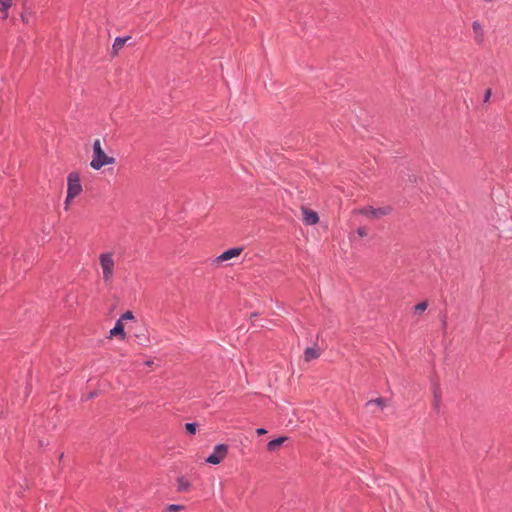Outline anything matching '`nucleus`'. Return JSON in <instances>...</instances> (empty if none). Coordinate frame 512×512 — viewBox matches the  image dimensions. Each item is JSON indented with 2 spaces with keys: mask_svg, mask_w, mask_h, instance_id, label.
Here are the masks:
<instances>
[{
  "mask_svg": "<svg viewBox=\"0 0 512 512\" xmlns=\"http://www.w3.org/2000/svg\"><path fill=\"white\" fill-rule=\"evenodd\" d=\"M99 265L102 272V280L109 287L114 281L116 262L112 252H104L99 255Z\"/></svg>",
  "mask_w": 512,
  "mask_h": 512,
  "instance_id": "f257e3e1",
  "label": "nucleus"
},
{
  "mask_svg": "<svg viewBox=\"0 0 512 512\" xmlns=\"http://www.w3.org/2000/svg\"><path fill=\"white\" fill-rule=\"evenodd\" d=\"M115 163L116 159L112 156H108L102 149L101 141L96 139L93 143V156L90 167L94 170H100L106 165H113Z\"/></svg>",
  "mask_w": 512,
  "mask_h": 512,
  "instance_id": "f03ea898",
  "label": "nucleus"
},
{
  "mask_svg": "<svg viewBox=\"0 0 512 512\" xmlns=\"http://www.w3.org/2000/svg\"><path fill=\"white\" fill-rule=\"evenodd\" d=\"M392 208L390 206L378 207L375 208L373 206H366L360 209H355L353 211L354 214H361L367 217L370 220H379L384 216H387L391 213Z\"/></svg>",
  "mask_w": 512,
  "mask_h": 512,
  "instance_id": "7ed1b4c3",
  "label": "nucleus"
},
{
  "mask_svg": "<svg viewBox=\"0 0 512 512\" xmlns=\"http://www.w3.org/2000/svg\"><path fill=\"white\" fill-rule=\"evenodd\" d=\"M82 192L80 175L78 172H71L67 177V195L68 200H73Z\"/></svg>",
  "mask_w": 512,
  "mask_h": 512,
  "instance_id": "20e7f679",
  "label": "nucleus"
},
{
  "mask_svg": "<svg viewBox=\"0 0 512 512\" xmlns=\"http://www.w3.org/2000/svg\"><path fill=\"white\" fill-rule=\"evenodd\" d=\"M228 446L225 444H218L214 447L213 453L207 457L206 462L209 464L217 465L221 463L227 456Z\"/></svg>",
  "mask_w": 512,
  "mask_h": 512,
  "instance_id": "39448f33",
  "label": "nucleus"
},
{
  "mask_svg": "<svg viewBox=\"0 0 512 512\" xmlns=\"http://www.w3.org/2000/svg\"><path fill=\"white\" fill-rule=\"evenodd\" d=\"M243 251V248L242 247H234V248H230L226 251H224L222 254H220L219 256H217L214 260L215 263L217 264H220L222 262H225V261H228V260H231L233 258H236L238 256H240V254L242 253Z\"/></svg>",
  "mask_w": 512,
  "mask_h": 512,
  "instance_id": "423d86ee",
  "label": "nucleus"
},
{
  "mask_svg": "<svg viewBox=\"0 0 512 512\" xmlns=\"http://www.w3.org/2000/svg\"><path fill=\"white\" fill-rule=\"evenodd\" d=\"M302 214H303V221L307 225H314V224L318 223V221H319L318 214L313 210L303 207Z\"/></svg>",
  "mask_w": 512,
  "mask_h": 512,
  "instance_id": "0eeeda50",
  "label": "nucleus"
},
{
  "mask_svg": "<svg viewBox=\"0 0 512 512\" xmlns=\"http://www.w3.org/2000/svg\"><path fill=\"white\" fill-rule=\"evenodd\" d=\"M130 39V36H127V37H117L115 40H114V43L112 45V55L113 56H116L119 54V52L121 51V49L125 46V44L127 43V41Z\"/></svg>",
  "mask_w": 512,
  "mask_h": 512,
  "instance_id": "6e6552de",
  "label": "nucleus"
},
{
  "mask_svg": "<svg viewBox=\"0 0 512 512\" xmlns=\"http://www.w3.org/2000/svg\"><path fill=\"white\" fill-rule=\"evenodd\" d=\"M109 337L119 336L122 340L125 339L126 333L124 331V324L121 320H117L113 329L109 332Z\"/></svg>",
  "mask_w": 512,
  "mask_h": 512,
  "instance_id": "1a4fd4ad",
  "label": "nucleus"
},
{
  "mask_svg": "<svg viewBox=\"0 0 512 512\" xmlns=\"http://www.w3.org/2000/svg\"><path fill=\"white\" fill-rule=\"evenodd\" d=\"M321 352L320 349L317 347H308L304 351V360L306 362H310L312 360H315L319 358Z\"/></svg>",
  "mask_w": 512,
  "mask_h": 512,
  "instance_id": "9d476101",
  "label": "nucleus"
},
{
  "mask_svg": "<svg viewBox=\"0 0 512 512\" xmlns=\"http://www.w3.org/2000/svg\"><path fill=\"white\" fill-rule=\"evenodd\" d=\"M472 30L474 33L475 41L477 43H481L483 41V36H484L482 24L479 21H474L472 23Z\"/></svg>",
  "mask_w": 512,
  "mask_h": 512,
  "instance_id": "9b49d317",
  "label": "nucleus"
},
{
  "mask_svg": "<svg viewBox=\"0 0 512 512\" xmlns=\"http://www.w3.org/2000/svg\"><path fill=\"white\" fill-rule=\"evenodd\" d=\"M367 408L371 409V413H376V410L373 409L374 407L379 409L380 411L384 409L385 407V400L383 398H377L374 400H370L366 404Z\"/></svg>",
  "mask_w": 512,
  "mask_h": 512,
  "instance_id": "f8f14e48",
  "label": "nucleus"
},
{
  "mask_svg": "<svg viewBox=\"0 0 512 512\" xmlns=\"http://www.w3.org/2000/svg\"><path fill=\"white\" fill-rule=\"evenodd\" d=\"M287 440V437L285 436H282V437H279L277 439H274L272 441H270L268 444H267V449L268 451L270 452H274V451H277L279 449V447Z\"/></svg>",
  "mask_w": 512,
  "mask_h": 512,
  "instance_id": "ddd939ff",
  "label": "nucleus"
},
{
  "mask_svg": "<svg viewBox=\"0 0 512 512\" xmlns=\"http://www.w3.org/2000/svg\"><path fill=\"white\" fill-rule=\"evenodd\" d=\"M190 482L188 479H186L185 477H179L177 479V488H178V491H181V492H187L189 489H190Z\"/></svg>",
  "mask_w": 512,
  "mask_h": 512,
  "instance_id": "4468645a",
  "label": "nucleus"
},
{
  "mask_svg": "<svg viewBox=\"0 0 512 512\" xmlns=\"http://www.w3.org/2000/svg\"><path fill=\"white\" fill-rule=\"evenodd\" d=\"M13 0H0V11L3 12V18L8 17V9L11 7Z\"/></svg>",
  "mask_w": 512,
  "mask_h": 512,
  "instance_id": "2eb2a0df",
  "label": "nucleus"
},
{
  "mask_svg": "<svg viewBox=\"0 0 512 512\" xmlns=\"http://www.w3.org/2000/svg\"><path fill=\"white\" fill-rule=\"evenodd\" d=\"M167 511L169 512H178V511H181L184 509V506L182 505H177V504H170L167 506Z\"/></svg>",
  "mask_w": 512,
  "mask_h": 512,
  "instance_id": "dca6fc26",
  "label": "nucleus"
},
{
  "mask_svg": "<svg viewBox=\"0 0 512 512\" xmlns=\"http://www.w3.org/2000/svg\"><path fill=\"white\" fill-rule=\"evenodd\" d=\"M185 428L189 434L193 435L196 433L197 425L195 423H187Z\"/></svg>",
  "mask_w": 512,
  "mask_h": 512,
  "instance_id": "f3484780",
  "label": "nucleus"
},
{
  "mask_svg": "<svg viewBox=\"0 0 512 512\" xmlns=\"http://www.w3.org/2000/svg\"><path fill=\"white\" fill-rule=\"evenodd\" d=\"M133 319H134V315H133V313L131 311H126L119 318V320H121V322H123L124 320H133Z\"/></svg>",
  "mask_w": 512,
  "mask_h": 512,
  "instance_id": "a211bd4d",
  "label": "nucleus"
},
{
  "mask_svg": "<svg viewBox=\"0 0 512 512\" xmlns=\"http://www.w3.org/2000/svg\"><path fill=\"white\" fill-rule=\"evenodd\" d=\"M426 309H427V303H426V302L418 303V304L415 306V311H416L417 313H422V312H424Z\"/></svg>",
  "mask_w": 512,
  "mask_h": 512,
  "instance_id": "6ab92c4d",
  "label": "nucleus"
},
{
  "mask_svg": "<svg viewBox=\"0 0 512 512\" xmlns=\"http://www.w3.org/2000/svg\"><path fill=\"white\" fill-rule=\"evenodd\" d=\"M356 233L360 236V237H365L367 236V230L365 227H359L357 230H356Z\"/></svg>",
  "mask_w": 512,
  "mask_h": 512,
  "instance_id": "aec40b11",
  "label": "nucleus"
},
{
  "mask_svg": "<svg viewBox=\"0 0 512 512\" xmlns=\"http://www.w3.org/2000/svg\"><path fill=\"white\" fill-rule=\"evenodd\" d=\"M491 96V89H487L484 95V102H488Z\"/></svg>",
  "mask_w": 512,
  "mask_h": 512,
  "instance_id": "412c9836",
  "label": "nucleus"
},
{
  "mask_svg": "<svg viewBox=\"0 0 512 512\" xmlns=\"http://www.w3.org/2000/svg\"><path fill=\"white\" fill-rule=\"evenodd\" d=\"M256 433H257L259 436H261V435L266 434V433H267V431H266V429H264V428H258V429H256Z\"/></svg>",
  "mask_w": 512,
  "mask_h": 512,
  "instance_id": "4be33fe9",
  "label": "nucleus"
},
{
  "mask_svg": "<svg viewBox=\"0 0 512 512\" xmlns=\"http://www.w3.org/2000/svg\"><path fill=\"white\" fill-rule=\"evenodd\" d=\"M73 200H68V195L66 196V199H65V209H69V206H70V203L72 202Z\"/></svg>",
  "mask_w": 512,
  "mask_h": 512,
  "instance_id": "5701e85b",
  "label": "nucleus"
},
{
  "mask_svg": "<svg viewBox=\"0 0 512 512\" xmlns=\"http://www.w3.org/2000/svg\"><path fill=\"white\" fill-rule=\"evenodd\" d=\"M145 364H146L147 366H151V365L153 364V361H152V360H148V361H146V362H145Z\"/></svg>",
  "mask_w": 512,
  "mask_h": 512,
  "instance_id": "b1692460",
  "label": "nucleus"
}]
</instances>
